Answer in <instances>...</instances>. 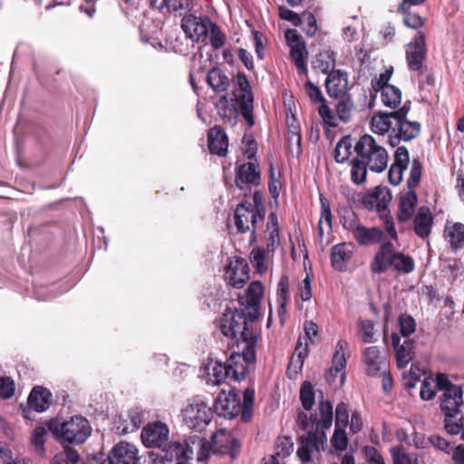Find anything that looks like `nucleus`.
<instances>
[{
    "label": "nucleus",
    "instance_id": "f257e3e1",
    "mask_svg": "<svg viewBox=\"0 0 464 464\" xmlns=\"http://www.w3.org/2000/svg\"><path fill=\"white\" fill-rule=\"evenodd\" d=\"M320 416L311 414L308 417L304 412L299 411L297 414V423L299 427L306 431L307 434L300 438V445L297 450V456L303 463H307L311 459V454L314 449L319 450L321 444L326 438L325 432L333 423V405L329 401H321L319 402Z\"/></svg>",
    "mask_w": 464,
    "mask_h": 464
},
{
    "label": "nucleus",
    "instance_id": "f03ea898",
    "mask_svg": "<svg viewBox=\"0 0 464 464\" xmlns=\"http://www.w3.org/2000/svg\"><path fill=\"white\" fill-rule=\"evenodd\" d=\"M181 28L187 37L193 42L206 43L209 40L215 50H218L225 45L226 35L218 24L213 23L207 15L187 14L181 20Z\"/></svg>",
    "mask_w": 464,
    "mask_h": 464
},
{
    "label": "nucleus",
    "instance_id": "7ed1b4c3",
    "mask_svg": "<svg viewBox=\"0 0 464 464\" xmlns=\"http://www.w3.org/2000/svg\"><path fill=\"white\" fill-rule=\"evenodd\" d=\"M218 328L222 334L227 338L241 340L245 344H256L259 334L249 326L243 312L238 309H227L219 323Z\"/></svg>",
    "mask_w": 464,
    "mask_h": 464
},
{
    "label": "nucleus",
    "instance_id": "20e7f679",
    "mask_svg": "<svg viewBox=\"0 0 464 464\" xmlns=\"http://www.w3.org/2000/svg\"><path fill=\"white\" fill-rule=\"evenodd\" d=\"M391 200V190L386 187L377 186L362 196V205L365 209L375 210L379 214L386 232L392 239L396 240L398 238L397 231L393 218L388 209Z\"/></svg>",
    "mask_w": 464,
    "mask_h": 464
},
{
    "label": "nucleus",
    "instance_id": "39448f33",
    "mask_svg": "<svg viewBox=\"0 0 464 464\" xmlns=\"http://www.w3.org/2000/svg\"><path fill=\"white\" fill-rule=\"evenodd\" d=\"M391 266L399 273L409 274L413 271L415 266L411 256L396 252L392 242H385L375 254L371 268L372 273L382 274Z\"/></svg>",
    "mask_w": 464,
    "mask_h": 464
},
{
    "label": "nucleus",
    "instance_id": "423d86ee",
    "mask_svg": "<svg viewBox=\"0 0 464 464\" xmlns=\"http://www.w3.org/2000/svg\"><path fill=\"white\" fill-rule=\"evenodd\" d=\"M354 150L371 171L381 173L387 168L388 152L372 135H362L356 142Z\"/></svg>",
    "mask_w": 464,
    "mask_h": 464
},
{
    "label": "nucleus",
    "instance_id": "0eeeda50",
    "mask_svg": "<svg viewBox=\"0 0 464 464\" xmlns=\"http://www.w3.org/2000/svg\"><path fill=\"white\" fill-rule=\"evenodd\" d=\"M51 431L61 440L75 444L83 443L92 433V427L87 419L72 416L70 420L50 425Z\"/></svg>",
    "mask_w": 464,
    "mask_h": 464
},
{
    "label": "nucleus",
    "instance_id": "6e6552de",
    "mask_svg": "<svg viewBox=\"0 0 464 464\" xmlns=\"http://www.w3.org/2000/svg\"><path fill=\"white\" fill-rule=\"evenodd\" d=\"M409 111L410 106L405 103L394 111L393 135L389 136V142L392 147L397 146L401 140L410 141L420 134V123L407 119Z\"/></svg>",
    "mask_w": 464,
    "mask_h": 464
},
{
    "label": "nucleus",
    "instance_id": "1a4fd4ad",
    "mask_svg": "<svg viewBox=\"0 0 464 464\" xmlns=\"http://www.w3.org/2000/svg\"><path fill=\"white\" fill-rule=\"evenodd\" d=\"M213 413L208 402L200 397L189 400L182 410L184 423L191 430L202 431L210 422Z\"/></svg>",
    "mask_w": 464,
    "mask_h": 464
},
{
    "label": "nucleus",
    "instance_id": "9d476101",
    "mask_svg": "<svg viewBox=\"0 0 464 464\" xmlns=\"http://www.w3.org/2000/svg\"><path fill=\"white\" fill-rule=\"evenodd\" d=\"M256 345L245 344L241 353L229 355L226 364L231 380L240 382L246 378L249 364L256 362Z\"/></svg>",
    "mask_w": 464,
    "mask_h": 464
},
{
    "label": "nucleus",
    "instance_id": "9b49d317",
    "mask_svg": "<svg viewBox=\"0 0 464 464\" xmlns=\"http://www.w3.org/2000/svg\"><path fill=\"white\" fill-rule=\"evenodd\" d=\"M235 225L238 232H255L258 220L263 221L265 211L260 212L250 202H242L237 205L235 214Z\"/></svg>",
    "mask_w": 464,
    "mask_h": 464
},
{
    "label": "nucleus",
    "instance_id": "f8f14e48",
    "mask_svg": "<svg viewBox=\"0 0 464 464\" xmlns=\"http://www.w3.org/2000/svg\"><path fill=\"white\" fill-rule=\"evenodd\" d=\"M237 86L239 92L238 93H235L237 103L243 118L246 123L252 127L255 123L253 116L254 97L249 82L244 73L237 74Z\"/></svg>",
    "mask_w": 464,
    "mask_h": 464
},
{
    "label": "nucleus",
    "instance_id": "ddd939ff",
    "mask_svg": "<svg viewBox=\"0 0 464 464\" xmlns=\"http://www.w3.org/2000/svg\"><path fill=\"white\" fill-rule=\"evenodd\" d=\"M169 439V426L160 420L147 423L141 430L140 440L146 448L160 449Z\"/></svg>",
    "mask_w": 464,
    "mask_h": 464
},
{
    "label": "nucleus",
    "instance_id": "4468645a",
    "mask_svg": "<svg viewBox=\"0 0 464 464\" xmlns=\"http://www.w3.org/2000/svg\"><path fill=\"white\" fill-rule=\"evenodd\" d=\"M287 44L290 47V57L299 74H307L305 58L307 50L302 36L295 29H287L285 33Z\"/></svg>",
    "mask_w": 464,
    "mask_h": 464
},
{
    "label": "nucleus",
    "instance_id": "2eb2a0df",
    "mask_svg": "<svg viewBox=\"0 0 464 464\" xmlns=\"http://www.w3.org/2000/svg\"><path fill=\"white\" fill-rule=\"evenodd\" d=\"M405 53L409 69L422 73L423 62L427 55L425 36L422 32H417L412 41L405 46Z\"/></svg>",
    "mask_w": 464,
    "mask_h": 464
},
{
    "label": "nucleus",
    "instance_id": "dca6fc26",
    "mask_svg": "<svg viewBox=\"0 0 464 464\" xmlns=\"http://www.w3.org/2000/svg\"><path fill=\"white\" fill-rule=\"evenodd\" d=\"M214 408L218 415L227 419H233L239 415L241 411L239 395L235 390H231L228 392L222 391L215 400Z\"/></svg>",
    "mask_w": 464,
    "mask_h": 464
},
{
    "label": "nucleus",
    "instance_id": "f3484780",
    "mask_svg": "<svg viewBox=\"0 0 464 464\" xmlns=\"http://www.w3.org/2000/svg\"><path fill=\"white\" fill-rule=\"evenodd\" d=\"M235 183L237 188L243 190L250 185L260 184V171L256 161H249L236 168Z\"/></svg>",
    "mask_w": 464,
    "mask_h": 464
},
{
    "label": "nucleus",
    "instance_id": "a211bd4d",
    "mask_svg": "<svg viewBox=\"0 0 464 464\" xmlns=\"http://www.w3.org/2000/svg\"><path fill=\"white\" fill-rule=\"evenodd\" d=\"M362 362L368 376L375 377L387 367V361L378 346H369L362 350Z\"/></svg>",
    "mask_w": 464,
    "mask_h": 464
},
{
    "label": "nucleus",
    "instance_id": "6ab92c4d",
    "mask_svg": "<svg viewBox=\"0 0 464 464\" xmlns=\"http://www.w3.org/2000/svg\"><path fill=\"white\" fill-rule=\"evenodd\" d=\"M211 448L214 453L229 454L232 459H235L239 442L230 432L221 429L213 434Z\"/></svg>",
    "mask_w": 464,
    "mask_h": 464
},
{
    "label": "nucleus",
    "instance_id": "aec40b11",
    "mask_svg": "<svg viewBox=\"0 0 464 464\" xmlns=\"http://www.w3.org/2000/svg\"><path fill=\"white\" fill-rule=\"evenodd\" d=\"M224 278L231 286L237 289L242 288L249 278L247 264L244 259L229 262Z\"/></svg>",
    "mask_w": 464,
    "mask_h": 464
},
{
    "label": "nucleus",
    "instance_id": "412c9836",
    "mask_svg": "<svg viewBox=\"0 0 464 464\" xmlns=\"http://www.w3.org/2000/svg\"><path fill=\"white\" fill-rule=\"evenodd\" d=\"M346 346L347 343L343 340L338 341V343H336L335 351L332 358V367L330 368L329 372L326 375V381L329 383L334 382L338 373L341 374V385H343L344 382L346 374L345 368L347 364V361L344 355V349Z\"/></svg>",
    "mask_w": 464,
    "mask_h": 464
},
{
    "label": "nucleus",
    "instance_id": "4be33fe9",
    "mask_svg": "<svg viewBox=\"0 0 464 464\" xmlns=\"http://www.w3.org/2000/svg\"><path fill=\"white\" fill-rule=\"evenodd\" d=\"M410 163L409 151L404 146L397 148L394 153L393 162L388 172V179L391 184L399 185L403 177V172L407 169Z\"/></svg>",
    "mask_w": 464,
    "mask_h": 464
},
{
    "label": "nucleus",
    "instance_id": "5701e85b",
    "mask_svg": "<svg viewBox=\"0 0 464 464\" xmlns=\"http://www.w3.org/2000/svg\"><path fill=\"white\" fill-rule=\"evenodd\" d=\"M192 455V448L187 440L169 442L164 450V459L170 464H186Z\"/></svg>",
    "mask_w": 464,
    "mask_h": 464
},
{
    "label": "nucleus",
    "instance_id": "b1692460",
    "mask_svg": "<svg viewBox=\"0 0 464 464\" xmlns=\"http://www.w3.org/2000/svg\"><path fill=\"white\" fill-rule=\"evenodd\" d=\"M391 339L395 351L397 366L403 369L414 357L413 343L411 340L405 339L401 343V337L397 334H392Z\"/></svg>",
    "mask_w": 464,
    "mask_h": 464
},
{
    "label": "nucleus",
    "instance_id": "393cba45",
    "mask_svg": "<svg viewBox=\"0 0 464 464\" xmlns=\"http://www.w3.org/2000/svg\"><path fill=\"white\" fill-rule=\"evenodd\" d=\"M462 394L460 387H454L443 392L440 409L445 417L452 418L459 413V407L463 403Z\"/></svg>",
    "mask_w": 464,
    "mask_h": 464
},
{
    "label": "nucleus",
    "instance_id": "a878e982",
    "mask_svg": "<svg viewBox=\"0 0 464 464\" xmlns=\"http://www.w3.org/2000/svg\"><path fill=\"white\" fill-rule=\"evenodd\" d=\"M348 86L347 73L341 70H332L325 81V89L330 97L338 98L346 94Z\"/></svg>",
    "mask_w": 464,
    "mask_h": 464
},
{
    "label": "nucleus",
    "instance_id": "bb28decb",
    "mask_svg": "<svg viewBox=\"0 0 464 464\" xmlns=\"http://www.w3.org/2000/svg\"><path fill=\"white\" fill-rule=\"evenodd\" d=\"M353 236L361 246L374 245L383 238V232L377 227H366L362 225H356L353 229Z\"/></svg>",
    "mask_w": 464,
    "mask_h": 464
},
{
    "label": "nucleus",
    "instance_id": "cd10ccee",
    "mask_svg": "<svg viewBox=\"0 0 464 464\" xmlns=\"http://www.w3.org/2000/svg\"><path fill=\"white\" fill-rule=\"evenodd\" d=\"M417 202V194L413 190H408L406 192L401 193L399 209L397 213V218L400 222H407L412 218L415 212Z\"/></svg>",
    "mask_w": 464,
    "mask_h": 464
},
{
    "label": "nucleus",
    "instance_id": "c85d7f7f",
    "mask_svg": "<svg viewBox=\"0 0 464 464\" xmlns=\"http://www.w3.org/2000/svg\"><path fill=\"white\" fill-rule=\"evenodd\" d=\"M208 149L211 153L223 157L227 152L228 139L220 127H214L208 134Z\"/></svg>",
    "mask_w": 464,
    "mask_h": 464
},
{
    "label": "nucleus",
    "instance_id": "c756f323",
    "mask_svg": "<svg viewBox=\"0 0 464 464\" xmlns=\"http://www.w3.org/2000/svg\"><path fill=\"white\" fill-rule=\"evenodd\" d=\"M352 244L341 243L331 248V263L334 269L344 271L353 255Z\"/></svg>",
    "mask_w": 464,
    "mask_h": 464
},
{
    "label": "nucleus",
    "instance_id": "7c9ffc66",
    "mask_svg": "<svg viewBox=\"0 0 464 464\" xmlns=\"http://www.w3.org/2000/svg\"><path fill=\"white\" fill-rule=\"evenodd\" d=\"M143 422V414L138 407L130 409L126 418L122 416L118 418V430L122 434H127L137 430Z\"/></svg>",
    "mask_w": 464,
    "mask_h": 464
},
{
    "label": "nucleus",
    "instance_id": "2f4dec72",
    "mask_svg": "<svg viewBox=\"0 0 464 464\" xmlns=\"http://www.w3.org/2000/svg\"><path fill=\"white\" fill-rule=\"evenodd\" d=\"M433 225V217L429 208L421 207L419 208L414 218V231L422 238L427 237L430 234Z\"/></svg>",
    "mask_w": 464,
    "mask_h": 464
},
{
    "label": "nucleus",
    "instance_id": "473e14b6",
    "mask_svg": "<svg viewBox=\"0 0 464 464\" xmlns=\"http://www.w3.org/2000/svg\"><path fill=\"white\" fill-rule=\"evenodd\" d=\"M205 371L207 373V382L214 385H219L225 382L227 379H230L226 362L222 363L211 361L206 365Z\"/></svg>",
    "mask_w": 464,
    "mask_h": 464
},
{
    "label": "nucleus",
    "instance_id": "72a5a7b5",
    "mask_svg": "<svg viewBox=\"0 0 464 464\" xmlns=\"http://www.w3.org/2000/svg\"><path fill=\"white\" fill-rule=\"evenodd\" d=\"M393 117L394 111L374 114L371 121L372 130L379 135H384L391 131L390 135H393Z\"/></svg>",
    "mask_w": 464,
    "mask_h": 464
},
{
    "label": "nucleus",
    "instance_id": "f704fd0d",
    "mask_svg": "<svg viewBox=\"0 0 464 464\" xmlns=\"http://www.w3.org/2000/svg\"><path fill=\"white\" fill-rule=\"evenodd\" d=\"M51 393L41 386L34 387L28 397L30 408L35 411L42 412L50 406Z\"/></svg>",
    "mask_w": 464,
    "mask_h": 464
},
{
    "label": "nucleus",
    "instance_id": "c9c22d12",
    "mask_svg": "<svg viewBox=\"0 0 464 464\" xmlns=\"http://www.w3.org/2000/svg\"><path fill=\"white\" fill-rule=\"evenodd\" d=\"M207 82L215 92H223L229 87V79L219 68L214 67L208 71Z\"/></svg>",
    "mask_w": 464,
    "mask_h": 464
},
{
    "label": "nucleus",
    "instance_id": "e433bc0d",
    "mask_svg": "<svg viewBox=\"0 0 464 464\" xmlns=\"http://www.w3.org/2000/svg\"><path fill=\"white\" fill-rule=\"evenodd\" d=\"M139 450L130 442H118V464H136L139 461Z\"/></svg>",
    "mask_w": 464,
    "mask_h": 464
},
{
    "label": "nucleus",
    "instance_id": "4c0bfd02",
    "mask_svg": "<svg viewBox=\"0 0 464 464\" xmlns=\"http://www.w3.org/2000/svg\"><path fill=\"white\" fill-rule=\"evenodd\" d=\"M288 294H289V279L288 276L283 275L277 285V314L280 319V322L284 323V317L286 314V303L288 301Z\"/></svg>",
    "mask_w": 464,
    "mask_h": 464
},
{
    "label": "nucleus",
    "instance_id": "58836bf2",
    "mask_svg": "<svg viewBox=\"0 0 464 464\" xmlns=\"http://www.w3.org/2000/svg\"><path fill=\"white\" fill-rule=\"evenodd\" d=\"M445 238L454 250H458L464 246V225L462 223H454L447 226L445 228Z\"/></svg>",
    "mask_w": 464,
    "mask_h": 464
},
{
    "label": "nucleus",
    "instance_id": "ea45409f",
    "mask_svg": "<svg viewBox=\"0 0 464 464\" xmlns=\"http://www.w3.org/2000/svg\"><path fill=\"white\" fill-rule=\"evenodd\" d=\"M307 355L308 344L306 342L304 343V344H303L302 338H299L296 343L295 353L290 359L287 372H290L291 371H293L295 373H297L299 371H301L304 365V359Z\"/></svg>",
    "mask_w": 464,
    "mask_h": 464
},
{
    "label": "nucleus",
    "instance_id": "a19ab883",
    "mask_svg": "<svg viewBox=\"0 0 464 464\" xmlns=\"http://www.w3.org/2000/svg\"><path fill=\"white\" fill-rule=\"evenodd\" d=\"M354 109V102L350 94H343L338 97L335 110L338 119L343 122L350 121Z\"/></svg>",
    "mask_w": 464,
    "mask_h": 464
},
{
    "label": "nucleus",
    "instance_id": "79ce46f5",
    "mask_svg": "<svg viewBox=\"0 0 464 464\" xmlns=\"http://www.w3.org/2000/svg\"><path fill=\"white\" fill-rule=\"evenodd\" d=\"M312 63L314 70L329 73L335 65L334 53L331 50L320 52Z\"/></svg>",
    "mask_w": 464,
    "mask_h": 464
},
{
    "label": "nucleus",
    "instance_id": "37998d69",
    "mask_svg": "<svg viewBox=\"0 0 464 464\" xmlns=\"http://www.w3.org/2000/svg\"><path fill=\"white\" fill-rule=\"evenodd\" d=\"M352 138L350 136H345L342 138L336 144L334 157L336 162L343 163L346 161L349 157L352 155Z\"/></svg>",
    "mask_w": 464,
    "mask_h": 464
},
{
    "label": "nucleus",
    "instance_id": "c03bdc74",
    "mask_svg": "<svg viewBox=\"0 0 464 464\" xmlns=\"http://www.w3.org/2000/svg\"><path fill=\"white\" fill-rule=\"evenodd\" d=\"M381 96L383 104L390 108H396L401 102V92L394 85L385 86L381 91Z\"/></svg>",
    "mask_w": 464,
    "mask_h": 464
},
{
    "label": "nucleus",
    "instance_id": "a18cd8bd",
    "mask_svg": "<svg viewBox=\"0 0 464 464\" xmlns=\"http://www.w3.org/2000/svg\"><path fill=\"white\" fill-rule=\"evenodd\" d=\"M150 3L160 10L166 7L169 12H176L189 9L191 0H156V2Z\"/></svg>",
    "mask_w": 464,
    "mask_h": 464
},
{
    "label": "nucleus",
    "instance_id": "49530a36",
    "mask_svg": "<svg viewBox=\"0 0 464 464\" xmlns=\"http://www.w3.org/2000/svg\"><path fill=\"white\" fill-rule=\"evenodd\" d=\"M351 179L354 184L363 183L367 176L368 166L358 157L352 160Z\"/></svg>",
    "mask_w": 464,
    "mask_h": 464
},
{
    "label": "nucleus",
    "instance_id": "de8ad7c7",
    "mask_svg": "<svg viewBox=\"0 0 464 464\" xmlns=\"http://www.w3.org/2000/svg\"><path fill=\"white\" fill-rule=\"evenodd\" d=\"M0 462L1 464H27L24 458L14 453L5 444H0Z\"/></svg>",
    "mask_w": 464,
    "mask_h": 464
},
{
    "label": "nucleus",
    "instance_id": "09e8293b",
    "mask_svg": "<svg viewBox=\"0 0 464 464\" xmlns=\"http://www.w3.org/2000/svg\"><path fill=\"white\" fill-rule=\"evenodd\" d=\"M297 25L301 26L303 31L308 36H314L317 31L315 16L310 12H304L299 16V21H297Z\"/></svg>",
    "mask_w": 464,
    "mask_h": 464
},
{
    "label": "nucleus",
    "instance_id": "8fccbe9b",
    "mask_svg": "<svg viewBox=\"0 0 464 464\" xmlns=\"http://www.w3.org/2000/svg\"><path fill=\"white\" fill-rule=\"evenodd\" d=\"M300 401L304 410L309 411L314 404V392L310 382H304L300 389Z\"/></svg>",
    "mask_w": 464,
    "mask_h": 464
},
{
    "label": "nucleus",
    "instance_id": "3c124183",
    "mask_svg": "<svg viewBox=\"0 0 464 464\" xmlns=\"http://www.w3.org/2000/svg\"><path fill=\"white\" fill-rule=\"evenodd\" d=\"M422 174V166L418 159H413L411 161L410 177L407 180V187L409 190H413L420 184Z\"/></svg>",
    "mask_w": 464,
    "mask_h": 464
},
{
    "label": "nucleus",
    "instance_id": "603ef678",
    "mask_svg": "<svg viewBox=\"0 0 464 464\" xmlns=\"http://www.w3.org/2000/svg\"><path fill=\"white\" fill-rule=\"evenodd\" d=\"M345 427H335L331 442L333 447L337 450H343L348 444V438L345 432Z\"/></svg>",
    "mask_w": 464,
    "mask_h": 464
},
{
    "label": "nucleus",
    "instance_id": "864d4df0",
    "mask_svg": "<svg viewBox=\"0 0 464 464\" xmlns=\"http://www.w3.org/2000/svg\"><path fill=\"white\" fill-rule=\"evenodd\" d=\"M294 450V443L292 442L290 438L282 437L278 438L276 446V453L275 455L277 458H286L289 456Z\"/></svg>",
    "mask_w": 464,
    "mask_h": 464
},
{
    "label": "nucleus",
    "instance_id": "5fc2aeb1",
    "mask_svg": "<svg viewBox=\"0 0 464 464\" xmlns=\"http://www.w3.org/2000/svg\"><path fill=\"white\" fill-rule=\"evenodd\" d=\"M400 332L403 337H408L415 332V320L408 314H401L399 317Z\"/></svg>",
    "mask_w": 464,
    "mask_h": 464
},
{
    "label": "nucleus",
    "instance_id": "6e6d98bb",
    "mask_svg": "<svg viewBox=\"0 0 464 464\" xmlns=\"http://www.w3.org/2000/svg\"><path fill=\"white\" fill-rule=\"evenodd\" d=\"M46 434V430L41 426L36 427L33 431L31 441L35 448V450L39 453H43L44 450Z\"/></svg>",
    "mask_w": 464,
    "mask_h": 464
},
{
    "label": "nucleus",
    "instance_id": "4d7b16f0",
    "mask_svg": "<svg viewBox=\"0 0 464 464\" xmlns=\"http://www.w3.org/2000/svg\"><path fill=\"white\" fill-rule=\"evenodd\" d=\"M264 287L259 281L252 282L246 291V302L260 303L263 296Z\"/></svg>",
    "mask_w": 464,
    "mask_h": 464
},
{
    "label": "nucleus",
    "instance_id": "13d9d810",
    "mask_svg": "<svg viewBox=\"0 0 464 464\" xmlns=\"http://www.w3.org/2000/svg\"><path fill=\"white\" fill-rule=\"evenodd\" d=\"M348 405L345 402H340L335 409V427H347L349 423Z\"/></svg>",
    "mask_w": 464,
    "mask_h": 464
},
{
    "label": "nucleus",
    "instance_id": "bf43d9fd",
    "mask_svg": "<svg viewBox=\"0 0 464 464\" xmlns=\"http://www.w3.org/2000/svg\"><path fill=\"white\" fill-rule=\"evenodd\" d=\"M238 312H243L246 318L247 324L256 320L259 315V303L246 302L244 308L238 309Z\"/></svg>",
    "mask_w": 464,
    "mask_h": 464
},
{
    "label": "nucleus",
    "instance_id": "052dcab7",
    "mask_svg": "<svg viewBox=\"0 0 464 464\" xmlns=\"http://www.w3.org/2000/svg\"><path fill=\"white\" fill-rule=\"evenodd\" d=\"M392 72L393 69L392 67H391L390 69H387L384 72L381 73L378 78H373L371 82L372 89L375 92H381L383 90L385 86H392V84L388 83L392 77Z\"/></svg>",
    "mask_w": 464,
    "mask_h": 464
},
{
    "label": "nucleus",
    "instance_id": "680f3d73",
    "mask_svg": "<svg viewBox=\"0 0 464 464\" xmlns=\"http://www.w3.org/2000/svg\"><path fill=\"white\" fill-rule=\"evenodd\" d=\"M318 112L324 125L332 128H335L337 126L336 118L333 111L325 103H323L319 107Z\"/></svg>",
    "mask_w": 464,
    "mask_h": 464
},
{
    "label": "nucleus",
    "instance_id": "e2e57ef3",
    "mask_svg": "<svg viewBox=\"0 0 464 464\" xmlns=\"http://www.w3.org/2000/svg\"><path fill=\"white\" fill-rule=\"evenodd\" d=\"M304 90L311 101L314 102H322V104L325 102L320 88L314 85L311 81L308 80L304 83Z\"/></svg>",
    "mask_w": 464,
    "mask_h": 464
},
{
    "label": "nucleus",
    "instance_id": "0e129e2a",
    "mask_svg": "<svg viewBox=\"0 0 464 464\" xmlns=\"http://www.w3.org/2000/svg\"><path fill=\"white\" fill-rule=\"evenodd\" d=\"M404 14L403 24L410 28L418 29L423 26L424 19L417 14L411 13L409 10Z\"/></svg>",
    "mask_w": 464,
    "mask_h": 464
},
{
    "label": "nucleus",
    "instance_id": "69168bd1",
    "mask_svg": "<svg viewBox=\"0 0 464 464\" xmlns=\"http://www.w3.org/2000/svg\"><path fill=\"white\" fill-rule=\"evenodd\" d=\"M265 258L266 251L264 248L256 247L254 248L250 253L251 264L260 272L264 269Z\"/></svg>",
    "mask_w": 464,
    "mask_h": 464
},
{
    "label": "nucleus",
    "instance_id": "338daca9",
    "mask_svg": "<svg viewBox=\"0 0 464 464\" xmlns=\"http://www.w3.org/2000/svg\"><path fill=\"white\" fill-rule=\"evenodd\" d=\"M362 341L371 343L374 342V324L370 320L362 321L361 324Z\"/></svg>",
    "mask_w": 464,
    "mask_h": 464
},
{
    "label": "nucleus",
    "instance_id": "774afa93",
    "mask_svg": "<svg viewBox=\"0 0 464 464\" xmlns=\"http://www.w3.org/2000/svg\"><path fill=\"white\" fill-rule=\"evenodd\" d=\"M14 392V383L9 377L0 378V397L4 399L11 398Z\"/></svg>",
    "mask_w": 464,
    "mask_h": 464
}]
</instances>
